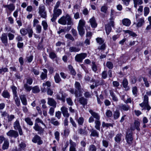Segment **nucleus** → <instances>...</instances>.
Segmentation results:
<instances>
[{
	"mask_svg": "<svg viewBox=\"0 0 151 151\" xmlns=\"http://www.w3.org/2000/svg\"><path fill=\"white\" fill-rule=\"evenodd\" d=\"M112 111L110 110H107L106 113V116L108 117H110L112 115Z\"/></svg>",
	"mask_w": 151,
	"mask_h": 151,
	"instance_id": "nucleus-64",
	"label": "nucleus"
},
{
	"mask_svg": "<svg viewBox=\"0 0 151 151\" xmlns=\"http://www.w3.org/2000/svg\"><path fill=\"white\" fill-rule=\"evenodd\" d=\"M69 142L70 144L69 151H76V143L73 142L71 139L70 140Z\"/></svg>",
	"mask_w": 151,
	"mask_h": 151,
	"instance_id": "nucleus-14",
	"label": "nucleus"
},
{
	"mask_svg": "<svg viewBox=\"0 0 151 151\" xmlns=\"http://www.w3.org/2000/svg\"><path fill=\"white\" fill-rule=\"evenodd\" d=\"M110 94L111 96L112 97V99L113 101H118V98L116 96L115 93L112 90L110 91Z\"/></svg>",
	"mask_w": 151,
	"mask_h": 151,
	"instance_id": "nucleus-34",
	"label": "nucleus"
},
{
	"mask_svg": "<svg viewBox=\"0 0 151 151\" xmlns=\"http://www.w3.org/2000/svg\"><path fill=\"white\" fill-rule=\"evenodd\" d=\"M38 13L40 17L43 18L47 17V12L45 10V6L43 4L40 5L38 8Z\"/></svg>",
	"mask_w": 151,
	"mask_h": 151,
	"instance_id": "nucleus-3",
	"label": "nucleus"
},
{
	"mask_svg": "<svg viewBox=\"0 0 151 151\" xmlns=\"http://www.w3.org/2000/svg\"><path fill=\"white\" fill-rule=\"evenodd\" d=\"M4 7L7 8L11 12L13 11L15 9V6L13 4H10L9 5H4Z\"/></svg>",
	"mask_w": 151,
	"mask_h": 151,
	"instance_id": "nucleus-24",
	"label": "nucleus"
},
{
	"mask_svg": "<svg viewBox=\"0 0 151 151\" xmlns=\"http://www.w3.org/2000/svg\"><path fill=\"white\" fill-rule=\"evenodd\" d=\"M96 40L97 43L99 45H101L103 44L104 41V40L100 37H97L96 38Z\"/></svg>",
	"mask_w": 151,
	"mask_h": 151,
	"instance_id": "nucleus-51",
	"label": "nucleus"
},
{
	"mask_svg": "<svg viewBox=\"0 0 151 151\" xmlns=\"http://www.w3.org/2000/svg\"><path fill=\"white\" fill-rule=\"evenodd\" d=\"M42 70L43 72L41 73L40 78L42 80H44L45 79L47 78V71L46 69L45 68L42 69Z\"/></svg>",
	"mask_w": 151,
	"mask_h": 151,
	"instance_id": "nucleus-19",
	"label": "nucleus"
},
{
	"mask_svg": "<svg viewBox=\"0 0 151 151\" xmlns=\"http://www.w3.org/2000/svg\"><path fill=\"white\" fill-rule=\"evenodd\" d=\"M63 116L65 117L68 118L70 115L68 113V108L65 106H63L60 109Z\"/></svg>",
	"mask_w": 151,
	"mask_h": 151,
	"instance_id": "nucleus-12",
	"label": "nucleus"
},
{
	"mask_svg": "<svg viewBox=\"0 0 151 151\" xmlns=\"http://www.w3.org/2000/svg\"><path fill=\"white\" fill-rule=\"evenodd\" d=\"M20 98L22 104L24 106H26L27 104V102L25 95H21L20 96Z\"/></svg>",
	"mask_w": 151,
	"mask_h": 151,
	"instance_id": "nucleus-26",
	"label": "nucleus"
},
{
	"mask_svg": "<svg viewBox=\"0 0 151 151\" xmlns=\"http://www.w3.org/2000/svg\"><path fill=\"white\" fill-rule=\"evenodd\" d=\"M94 123L95 124V128L98 130L100 131V127L101 125L100 120H95Z\"/></svg>",
	"mask_w": 151,
	"mask_h": 151,
	"instance_id": "nucleus-36",
	"label": "nucleus"
},
{
	"mask_svg": "<svg viewBox=\"0 0 151 151\" xmlns=\"http://www.w3.org/2000/svg\"><path fill=\"white\" fill-rule=\"evenodd\" d=\"M140 123L137 120H135L134 124H131L130 127V129L131 130L134 131L135 129H136L137 130L139 131L140 129L139 128L140 126Z\"/></svg>",
	"mask_w": 151,
	"mask_h": 151,
	"instance_id": "nucleus-9",
	"label": "nucleus"
},
{
	"mask_svg": "<svg viewBox=\"0 0 151 151\" xmlns=\"http://www.w3.org/2000/svg\"><path fill=\"white\" fill-rule=\"evenodd\" d=\"M2 96L4 98L9 99L10 97V95L9 92L6 90H4L2 93Z\"/></svg>",
	"mask_w": 151,
	"mask_h": 151,
	"instance_id": "nucleus-37",
	"label": "nucleus"
},
{
	"mask_svg": "<svg viewBox=\"0 0 151 151\" xmlns=\"http://www.w3.org/2000/svg\"><path fill=\"white\" fill-rule=\"evenodd\" d=\"M36 32L38 33H40L42 31V27L40 24H37L35 26Z\"/></svg>",
	"mask_w": 151,
	"mask_h": 151,
	"instance_id": "nucleus-47",
	"label": "nucleus"
},
{
	"mask_svg": "<svg viewBox=\"0 0 151 151\" xmlns=\"http://www.w3.org/2000/svg\"><path fill=\"white\" fill-rule=\"evenodd\" d=\"M119 106V109L121 111H127L130 109L129 106L127 104H122Z\"/></svg>",
	"mask_w": 151,
	"mask_h": 151,
	"instance_id": "nucleus-20",
	"label": "nucleus"
},
{
	"mask_svg": "<svg viewBox=\"0 0 151 151\" xmlns=\"http://www.w3.org/2000/svg\"><path fill=\"white\" fill-rule=\"evenodd\" d=\"M0 39L2 42L5 46H6L8 45V39L7 34L5 33L2 34L0 37Z\"/></svg>",
	"mask_w": 151,
	"mask_h": 151,
	"instance_id": "nucleus-11",
	"label": "nucleus"
},
{
	"mask_svg": "<svg viewBox=\"0 0 151 151\" xmlns=\"http://www.w3.org/2000/svg\"><path fill=\"white\" fill-rule=\"evenodd\" d=\"M111 26L112 27L111 24L110 23V21L107 24H106L105 26V30L107 35H108L111 31Z\"/></svg>",
	"mask_w": 151,
	"mask_h": 151,
	"instance_id": "nucleus-23",
	"label": "nucleus"
},
{
	"mask_svg": "<svg viewBox=\"0 0 151 151\" xmlns=\"http://www.w3.org/2000/svg\"><path fill=\"white\" fill-rule=\"evenodd\" d=\"M55 138L57 140L59 141L60 139V133L58 131H56L54 133Z\"/></svg>",
	"mask_w": 151,
	"mask_h": 151,
	"instance_id": "nucleus-62",
	"label": "nucleus"
},
{
	"mask_svg": "<svg viewBox=\"0 0 151 151\" xmlns=\"http://www.w3.org/2000/svg\"><path fill=\"white\" fill-rule=\"evenodd\" d=\"M77 121L79 125L82 126L84 121V119L82 117L78 118Z\"/></svg>",
	"mask_w": 151,
	"mask_h": 151,
	"instance_id": "nucleus-41",
	"label": "nucleus"
},
{
	"mask_svg": "<svg viewBox=\"0 0 151 151\" xmlns=\"http://www.w3.org/2000/svg\"><path fill=\"white\" fill-rule=\"evenodd\" d=\"M33 142L37 143V144L40 145L43 143V141L41 140V137L37 135H35L32 140Z\"/></svg>",
	"mask_w": 151,
	"mask_h": 151,
	"instance_id": "nucleus-10",
	"label": "nucleus"
},
{
	"mask_svg": "<svg viewBox=\"0 0 151 151\" xmlns=\"http://www.w3.org/2000/svg\"><path fill=\"white\" fill-rule=\"evenodd\" d=\"M33 129L36 131L39 132L38 134H41L43 132L44 129L42 127L39 126L38 124L36 123H35Z\"/></svg>",
	"mask_w": 151,
	"mask_h": 151,
	"instance_id": "nucleus-17",
	"label": "nucleus"
},
{
	"mask_svg": "<svg viewBox=\"0 0 151 151\" xmlns=\"http://www.w3.org/2000/svg\"><path fill=\"white\" fill-rule=\"evenodd\" d=\"M89 112L93 118L96 119L95 120H100V116L98 113L93 111L91 109H90Z\"/></svg>",
	"mask_w": 151,
	"mask_h": 151,
	"instance_id": "nucleus-13",
	"label": "nucleus"
},
{
	"mask_svg": "<svg viewBox=\"0 0 151 151\" xmlns=\"http://www.w3.org/2000/svg\"><path fill=\"white\" fill-rule=\"evenodd\" d=\"M11 88L12 89L13 94L14 96L16 97L17 95V88L14 86H13Z\"/></svg>",
	"mask_w": 151,
	"mask_h": 151,
	"instance_id": "nucleus-54",
	"label": "nucleus"
},
{
	"mask_svg": "<svg viewBox=\"0 0 151 151\" xmlns=\"http://www.w3.org/2000/svg\"><path fill=\"white\" fill-rule=\"evenodd\" d=\"M8 121V122H11L15 118V116L14 115H9L7 114Z\"/></svg>",
	"mask_w": 151,
	"mask_h": 151,
	"instance_id": "nucleus-52",
	"label": "nucleus"
},
{
	"mask_svg": "<svg viewBox=\"0 0 151 151\" xmlns=\"http://www.w3.org/2000/svg\"><path fill=\"white\" fill-rule=\"evenodd\" d=\"M48 100L47 104L48 105L54 108L56 107L57 102L53 99L49 98H48Z\"/></svg>",
	"mask_w": 151,
	"mask_h": 151,
	"instance_id": "nucleus-16",
	"label": "nucleus"
},
{
	"mask_svg": "<svg viewBox=\"0 0 151 151\" xmlns=\"http://www.w3.org/2000/svg\"><path fill=\"white\" fill-rule=\"evenodd\" d=\"M132 92L133 95L135 96H136L137 95L138 89L137 87L134 86L132 88Z\"/></svg>",
	"mask_w": 151,
	"mask_h": 151,
	"instance_id": "nucleus-43",
	"label": "nucleus"
},
{
	"mask_svg": "<svg viewBox=\"0 0 151 151\" xmlns=\"http://www.w3.org/2000/svg\"><path fill=\"white\" fill-rule=\"evenodd\" d=\"M122 22L124 25L127 27H129L131 23L130 20L127 18L123 19Z\"/></svg>",
	"mask_w": 151,
	"mask_h": 151,
	"instance_id": "nucleus-31",
	"label": "nucleus"
},
{
	"mask_svg": "<svg viewBox=\"0 0 151 151\" xmlns=\"http://www.w3.org/2000/svg\"><path fill=\"white\" fill-rule=\"evenodd\" d=\"M14 97L16 104L17 106H19L20 104V102L19 99L18 98L17 96L16 97L14 96Z\"/></svg>",
	"mask_w": 151,
	"mask_h": 151,
	"instance_id": "nucleus-53",
	"label": "nucleus"
},
{
	"mask_svg": "<svg viewBox=\"0 0 151 151\" xmlns=\"http://www.w3.org/2000/svg\"><path fill=\"white\" fill-rule=\"evenodd\" d=\"M27 31L28 33V34L29 37H32V34L33 33V31L32 28L31 27L28 28L27 29Z\"/></svg>",
	"mask_w": 151,
	"mask_h": 151,
	"instance_id": "nucleus-46",
	"label": "nucleus"
},
{
	"mask_svg": "<svg viewBox=\"0 0 151 151\" xmlns=\"http://www.w3.org/2000/svg\"><path fill=\"white\" fill-rule=\"evenodd\" d=\"M24 87L27 91L29 92L32 89L31 86H29L27 83H24Z\"/></svg>",
	"mask_w": 151,
	"mask_h": 151,
	"instance_id": "nucleus-45",
	"label": "nucleus"
},
{
	"mask_svg": "<svg viewBox=\"0 0 151 151\" xmlns=\"http://www.w3.org/2000/svg\"><path fill=\"white\" fill-rule=\"evenodd\" d=\"M102 126L103 127H113V124L111 123H106L104 122H103L102 123Z\"/></svg>",
	"mask_w": 151,
	"mask_h": 151,
	"instance_id": "nucleus-50",
	"label": "nucleus"
},
{
	"mask_svg": "<svg viewBox=\"0 0 151 151\" xmlns=\"http://www.w3.org/2000/svg\"><path fill=\"white\" fill-rule=\"evenodd\" d=\"M87 56V54L86 53L83 52L77 54L75 57V60L79 63H81Z\"/></svg>",
	"mask_w": 151,
	"mask_h": 151,
	"instance_id": "nucleus-5",
	"label": "nucleus"
},
{
	"mask_svg": "<svg viewBox=\"0 0 151 151\" xmlns=\"http://www.w3.org/2000/svg\"><path fill=\"white\" fill-rule=\"evenodd\" d=\"M61 97H60V96L58 94H57L56 95V99L64 102L65 101V99L67 96V95L65 93L62 92L61 93Z\"/></svg>",
	"mask_w": 151,
	"mask_h": 151,
	"instance_id": "nucleus-15",
	"label": "nucleus"
},
{
	"mask_svg": "<svg viewBox=\"0 0 151 151\" xmlns=\"http://www.w3.org/2000/svg\"><path fill=\"white\" fill-rule=\"evenodd\" d=\"M58 22L59 24L63 25H73V24L71 17L68 14L62 17L59 19Z\"/></svg>",
	"mask_w": 151,
	"mask_h": 151,
	"instance_id": "nucleus-1",
	"label": "nucleus"
},
{
	"mask_svg": "<svg viewBox=\"0 0 151 151\" xmlns=\"http://www.w3.org/2000/svg\"><path fill=\"white\" fill-rule=\"evenodd\" d=\"M122 84L124 88H127V87L128 85V82L126 78H124L122 82Z\"/></svg>",
	"mask_w": 151,
	"mask_h": 151,
	"instance_id": "nucleus-49",
	"label": "nucleus"
},
{
	"mask_svg": "<svg viewBox=\"0 0 151 151\" xmlns=\"http://www.w3.org/2000/svg\"><path fill=\"white\" fill-rule=\"evenodd\" d=\"M103 146L106 147L107 148L108 147L109 144V142L108 141L106 140L103 139L102 141Z\"/></svg>",
	"mask_w": 151,
	"mask_h": 151,
	"instance_id": "nucleus-55",
	"label": "nucleus"
},
{
	"mask_svg": "<svg viewBox=\"0 0 151 151\" xmlns=\"http://www.w3.org/2000/svg\"><path fill=\"white\" fill-rule=\"evenodd\" d=\"M120 113L119 111L118 110H116L113 114L114 118V119H117L119 117Z\"/></svg>",
	"mask_w": 151,
	"mask_h": 151,
	"instance_id": "nucleus-40",
	"label": "nucleus"
},
{
	"mask_svg": "<svg viewBox=\"0 0 151 151\" xmlns=\"http://www.w3.org/2000/svg\"><path fill=\"white\" fill-rule=\"evenodd\" d=\"M20 32L22 36H25L27 34V29H26L24 28L20 30Z\"/></svg>",
	"mask_w": 151,
	"mask_h": 151,
	"instance_id": "nucleus-56",
	"label": "nucleus"
},
{
	"mask_svg": "<svg viewBox=\"0 0 151 151\" xmlns=\"http://www.w3.org/2000/svg\"><path fill=\"white\" fill-rule=\"evenodd\" d=\"M80 50V48L78 47L72 46L70 47L69 51L70 52H79Z\"/></svg>",
	"mask_w": 151,
	"mask_h": 151,
	"instance_id": "nucleus-27",
	"label": "nucleus"
},
{
	"mask_svg": "<svg viewBox=\"0 0 151 151\" xmlns=\"http://www.w3.org/2000/svg\"><path fill=\"white\" fill-rule=\"evenodd\" d=\"M122 135L121 133L118 134L114 138L115 141L118 143H119L122 140Z\"/></svg>",
	"mask_w": 151,
	"mask_h": 151,
	"instance_id": "nucleus-25",
	"label": "nucleus"
},
{
	"mask_svg": "<svg viewBox=\"0 0 151 151\" xmlns=\"http://www.w3.org/2000/svg\"><path fill=\"white\" fill-rule=\"evenodd\" d=\"M65 37L67 39L71 40L72 41H74V38L70 34H66L65 35Z\"/></svg>",
	"mask_w": 151,
	"mask_h": 151,
	"instance_id": "nucleus-61",
	"label": "nucleus"
},
{
	"mask_svg": "<svg viewBox=\"0 0 151 151\" xmlns=\"http://www.w3.org/2000/svg\"><path fill=\"white\" fill-rule=\"evenodd\" d=\"M66 101L67 104L70 106H72L73 105V102L70 98H67Z\"/></svg>",
	"mask_w": 151,
	"mask_h": 151,
	"instance_id": "nucleus-63",
	"label": "nucleus"
},
{
	"mask_svg": "<svg viewBox=\"0 0 151 151\" xmlns=\"http://www.w3.org/2000/svg\"><path fill=\"white\" fill-rule=\"evenodd\" d=\"M68 68L70 72V73L73 76H75L76 72L73 67L71 65H69L68 66Z\"/></svg>",
	"mask_w": 151,
	"mask_h": 151,
	"instance_id": "nucleus-30",
	"label": "nucleus"
},
{
	"mask_svg": "<svg viewBox=\"0 0 151 151\" xmlns=\"http://www.w3.org/2000/svg\"><path fill=\"white\" fill-rule=\"evenodd\" d=\"M13 127L15 130H18L20 135H22L23 134L22 130L20 125L19 121L18 119H17L13 123Z\"/></svg>",
	"mask_w": 151,
	"mask_h": 151,
	"instance_id": "nucleus-4",
	"label": "nucleus"
},
{
	"mask_svg": "<svg viewBox=\"0 0 151 151\" xmlns=\"http://www.w3.org/2000/svg\"><path fill=\"white\" fill-rule=\"evenodd\" d=\"M78 132L81 135H86L87 134V132L86 130V127L84 129L80 128L78 129Z\"/></svg>",
	"mask_w": 151,
	"mask_h": 151,
	"instance_id": "nucleus-38",
	"label": "nucleus"
},
{
	"mask_svg": "<svg viewBox=\"0 0 151 151\" xmlns=\"http://www.w3.org/2000/svg\"><path fill=\"white\" fill-rule=\"evenodd\" d=\"M145 21L144 18H142L140 19L138 21L137 23L136 24L137 27H141L143 24L144 23Z\"/></svg>",
	"mask_w": 151,
	"mask_h": 151,
	"instance_id": "nucleus-35",
	"label": "nucleus"
},
{
	"mask_svg": "<svg viewBox=\"0 0 151 151\" xmlns=\"http://www.w3.org/2000/svg\"><path fill=\"white\" fill-rule=\"evenodd\" d=\"M125 32L126 33H128L130 36H132L133 37L137 36V35L135 33L129 30H125Z\"/></svg>",
	"mask_w": 151,
	"mask_h": 151,
	"instance_id": "nucleus-59",
	"label": "nucleus"
},
{
	"mask_svg": "<svg viewBox=\"0 0 151 151\" xmlns=\"http://www.w3.org/2000/svg\"><path fill=\"white\" fill-rule=\"evenodd\" d=\"M96 147L93 145H90L88 148L89 151H96Z\"/></svg>",
	"mask_w": 151,
	"mask_h": 151,
	"instance_id": "nucleus-48",
	"label": "nucleus"
},
{
	"mask_svg": "<svg viewBox=\"0 0 151 151\" xmlns=\"http://www.w3.org/2000/svg\"><path fill=\"white\" fill-rule=\"evenodd\" d=\"M24 121L27 124L30 126H32L33 125V122L31 120V119L29 117L25 118Z\"/></svg>",
	"mask_w": 151,
	"mask_h": 151,
	"instance_id": "nucleus-39",
	"label": "nucleus"
},
{
	"mask_svg": "<svg viewBox=\"0 0 151 151\" xmlns=\"http://www.w3.org/2000/svg\"><path fill=\"white\" fill-rule=\"evenodd\" d=\"M6 135L10 137H13L16 138L19 136V134L16 130H10L6 133Z\"/></svg>",
	"mask_w": 151,
	"mask_h": 151,
	"instance_id": "nucleus-8",
	"label": "nucleus"
},
{
	"mask_svg": "<svg viewBox=\"0 0 151 151\" xmlns=\"http://www.w3.org/2000/svg\"><path fill=\"white\" fill-rule=\"evenodd\" d=\"M62 13V10L60 9H54L53 14L57 17H59Z\"/></svg>",
	"mask_w": 151,
	"mask_h": 151,
	"instance_id": "nucleus-33",
	"label": "nucleus"
},
{
	"mask_svg": "<svg viewBox=\"0 0 151 151\" xmlns=\"http://www.w3.org/2000/svg\"><path fill=\"white\" fill-rule=\"evenodd\" d=\"M132 132L130 129H128L127 132L126 138L127 142L131 145L132 143L133 137H132Z\"/></svg>",
	"mask_w": 151,
	"mask_h": 151,
	"instance_id": "nucleus-7",
	"label": "nucleus"
},
{
	"mask_svg": "<svg viewBox=\"0 0 151 151\" xmlns=\"http://www.w3.org/2000/svg\"><path fill=\"white\" fill-rule=\"evenodd\" d=\"M89 22L92 27L95 28L96 27L97 24L96 23L95 19L94 17H92L91 19L89 20Z\"/></svg>",
	"mask_w": 151,
	"mask_h": 151,
	"instance_id": "nucleus-29",
	"label": "nucleus"
},
{
	"mask_svg": "<svg viewBox=\"0 0 151 151\" xmlns=\"http://www.w3.org/2000/svg\"><path fill=\"white\" fill-rule=\"evenodd\" d=\"M91 134L90 136L93 137H99V132L95 129H92L91 130Z\"/></svg>",
	"mask_w": 151,
	"mask_h": 151,
	"instance_id": "nucleus-28",
	"label": "nucleus"
},
{
	"mask_svg": "<svg viewBox=\"0 0 151 151\" xmlns=\"http://www.w3.org/2000/svg\"><path fill=\"white\" fill-rule=\"evenodd\" d=\"M75 87L76 88L75 91V95L76 97L81 96L80 93L81 89V86L80 83L77 81H76L75 84Z\"/></svg>",
	"mask_w": 151,
	"mask_h": 151,
	"instance_id": "nucleus-6",
	"label": "nucleus"
},
{
	"mask_svg": "<svg viewBox=\"0 0 151 151\" xmlns=\"http://www.w3.org/2000/svg\"><path fill=\"white\" fill-rule=\"evenodd\" d=\"M42 25L43 26V29L44 30L47 29L48 25L47 22L45 21H42Z\"/></svg>",
	"mask_w": 151,
	"mask_h": 151,
	"instance_id": "nucleus-44",
	"label": "nucleus"
},
{
	"mask_svg": "<svg viewBox=\"0 0 151 151\" xmlns=\"http://www.w3.org/2000/svg\"><path fill=\"white\" fill-rule=\"evenodd\" d=\"M55 81L56 83H59L61 81V79L59 76V74L58 73H56L54 76Z\"/></svg>",
	"mask_w": 151,
	"mask_h": 151,
	"instance_id": "nucleus-32",
	"label": "nucleus"
},
{
	"mask_svg": "<svg viewBox=\"0 0 151 151\" xmlns=\"http://www.w3.org/2000/svg\"><path fill=\"white\" fill-rule=\"evenodd\" d=\"M32 92L35 93H39L40 91L39 87L37 86L32 88Z\"/></svg>",
	"mask_w": 151,
	"mask_h": 151,
	"instance_id": "nucleus-42",
	"label": "nucleus"
},
{
	"mask_svg": "<svg viewBox=\"0 0 151 151\" xmlns=\"http://www.w3.org/2000/svg\"><path fill=\"white\" fill-rule=\"evenodd\" d=\"M32 71L33 73L34 74L35 76L38 75L40 73L39 70L35 68H33L32 69Z\"/></svg>",
	"mask_w": 151,
	"mask_h": 151,
	"instance_id": "nucleus-60",
	"label": "nucleus"
},
{
	"mask_svg": "<svg viewBox=\"0 0 151 151\" xmlns=\"http://www.w3.org/2000/svg\"><path fill=\"white\" fill-rule=\"evenodd\" d=\"M106 66L109 69H112L113 67V65L112 63L110 61H108L106 63Z\"/></svg>",
	"mask_w": 151,
	"mask_h": 151,
	"instance_id": "nucleus-58",
	"label": "nucleus"
},
{
	"mask_svg": "<svg viewBox=\"0 0 151 151\" xmlns=\"http://www.w3.org/2000/svg\"><path fill=\"white\" fill-rule=\"evenodd\" d=\"M85 25V22L83 19H81L79 20L77 29L79 35L81 37L85 34V31L84 27Z\"/></svg>",
	"mask_w": 151,
	"mask_h": 151,
	"instance_id": "nucleus-2",
	"label": "nucleus"
},
{
	"mask_svg": "<svg viewBox=\"0 0 151 151\" xmlns=\"http://www.w3.org/2000/svg\"><path fill=\"white\" fill-rule=\"evenodd\" d=\"M88 100L83 97H81L79 98V101L81 104L84 107L85 105H86L87 103Z\"/></svg>",
	"mask_w": 151,
	"mask_h": 151,
	"instance_id": "nucleus-22",
	"label": "nucleus"
},
{
	"mask_svg": "<svg viewBox=\"0 0 151 151\" xmlns=\"http://www.w3.org/2000/svg\"><path fill=\"white\" fill-rule=\"evenodd\" d=\"M144 15L145 16H147L150 12V9L149 8L147 7H145L144 8Z\"/></svg>",
	"mask_w": 151,
	"mask_h": 151,
	"instance_id": "nucleus-57",
	"label": "nucleus"
},
{
	"mask_svg": "<svg viewBox=\"0 0 151 151\" xmlns=\"http://www.w3.org/2000/svg\"><path fill=\"white\" fill-rule=\"evenodd\" d=\"M114 11L113 9L111 10L110 18L109 19L110 23L111 24V25L112 27H114V20L115 18V17L114 16Z\"/></svg>",
	"mask_w": 151,
	"mask_h": 151,
	"instance_id": "nucleus-18",
	"label": "nucleus"
},
{
	"mask_svg": "<svg viewBox=\"0 0 151 151\" xmlns=\"http://www.w3.org/2000/svg\"><path fill=\"white\" fill-rule=\"evenodd\" d=\"M9 143L8 139L4 141L2 146V149L3 150H7L9 147Z\"/></svg>",
	"mask_w": 151,
	"mask_h": 151,
	"instance_id": "nucleus-21",
	"label": "nucleus"
}]
</instances>
